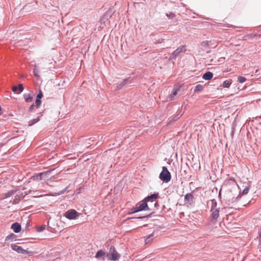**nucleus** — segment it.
Returning <instances> with one entry per match:
<instances>
[{
    "label": "nucleus",
    "instance_id": "obj_1",
    "mask_svg": "<svg viewBox=\"0 0 261 261\" xmlns=\"http://www.w3.org/2000/svg\"><path fill=\"white\" fill-rule=\"evenodd\" d=\"M159 197V193L153 194L150 196L146 197L143 201L138 202L135 207L131 209V213H136L142 211L152 210L151 205H149L148 202L151 200V202H154V206L156 207L158 206V203L156 199Z\"/></svg>",
    "mask_w": 261,
    "mask_h": 261
},
{
    "label": "nucleus",
    "instance_id": "obj_2",
    "mask_svg": "<svg viewBox=\"0 0 261 261\" xmlns=\"http://www.w3.org/2000/svg\"><path fill=\"white\" fill-rule=\"evenodd\" d=\"M220 208L217 207V204L215 200H211V217L214 220H217L219 216Z\"/></svg>",
    "mask_w": 261,
    "mask_h": 261
},
{
    "label": "nucleus",
    "instance_id": "obj_3",
    "mask_svg": "<svg viewBox=\"0 0 261 261\" xmlns=\"http://www.w3.org/2000/svg\"><path fill=\"white\" fill-rule=\"evenodd\" d=\"M171 178V174L167 167H163L162 168V171L160 174V178L164 182H168L170 180Z\"/></svg>",
    "mask_w": 261,
    "mask_h": 261
},
{
    "label": "nucleus",
    "instance_id": "obj_4",
    "mask_svg": "<svg viewBox=\"0 0 261 261\" xmlns=\"http://www.w3.org/2000/svg\"><path fill=\"white\" fill-rule=\"evenodd\" d=\"M108 259L111 260H117L120 257L119 254L116 251L114 246H111L110 248L109 253L107 254Z\"/></svg>",
    "mask_w": 261,
    "mask_h": 261
},
{
    "label": "nucleus",
    "instance_id": "obj_5",
    "mask_svg": "<svg viewBox=\"0 0 261 261\" xmlns=\"http://www.w3.org/2000/svg\"><path fill=\"white\" fill-rule=\"evenodd\" d=\"M64 216L69 220L75 219L79 216V214L75 210H70L65 212Z\"/></svg>",
    "mask_w": 261,
    "mask_h": 261
},
{
    "label": "nucleus",
    "instance_id": "obj_6",
    "mask_svg": "<svg viewBox=\"0 0 261 261\" xmlns=\"http://www.w3.org/2000/svg\"><path fill=\"white\" fill-rule=\"evenodd\" d=\"M11 248L13 250L19 253L28 254L30 255H31L33 254L32 251H28L25 249H23L21 246H18L16 244H12Z\"/></svg>",
    "mask_w": 261,
    "mask_h": 261
},
{
    "label": "nucleus",
    "instance_id": "obj_7",
    "mask_svg": "<svg viewBox=\"0 0 261 261\" xmlns=\"http://www.w3.org/2000/svg\"><path fill=\"white\" fill-rule=\"evenodd\" d=\"M186 51V48L185 46H181L178 47L173 53L172 57L173 58H175L178 55H179L181 53H184Z\"/></svg>",
    "mask_w": 261,
    "mask_h": 261
},
{
    "label": "nucleus",
    "instance_id": "obj_8",
    "mask_svg": "<svg viewBox=\"0 0 261 261\" xmlns=\"http://www.w3.org/2000/svg\"><path fill=\"white\" fill-rule=\"evenodd\" d=\"M193 195L191 193H188L185 196V203L191 204L193 202Z\"/></svg>",
    "mask_w": 261,
    "mask_h": 261
},
{
    "label": "nucleus",
    "instance_id": "obj_9",
    "mask_svg": "<svg viewBox=\"0 0 261 261\" xmlns=\"http://www.w3.org/2000/svg\"><path fill=\"white\" fill-rule=\"evenodd\" d=\"M34 96V94L33 92H31L28 94H24L23 95V97L25 100V101L27 102H30L32 101Z\"/></svg>",
    "mask_w": 261,
    "mask_h": 261
},
{
    "label": "nucleus",
    "instance_id": "obj_10",
    "mask_svg": "<svg viewBox=\"0 0 261 261\" xmlns=\"http://www.w3.org/2000/svg\"><path fill=\"white\" fill-rule=\"evenodd\" d=\"M11 228L14 230L15 232L18 233L21 230V226L18 223H14L12 225Z\"/></svg>",
    "mask_w": 261,
    "mask_h": 261
},
{
    "label": "nucleus",
    "instance_id": "obj_11",
    "mask_svg": "<svg viewBox=\"0 0 261 261\" xmlns=\"http://www.w3.org/2000/svg\"><path fill=\"white\" fill-rule=\"evenodd\" d=\"M213 76V73L207 71L203 75L202 78L205 80H210L212 79Z\"/></svg>",
    "mask_w": 261,
    "mask_h": 261
},
{
    "label": "nucleus",
    "instance_id": "obj_12",
    "mask_svg": "<svg viewBox=\"0 0 261 261\" xmlns=\"http://www.w3.org/2000/svg\"><path fill=\"white\" fill-rule=\"evenodd\" d=\"M232 83L231 80H226L224 81L222 86L224 88H228Z\"/></svg>",
    "mask_w": 261,
    "mask_h": 261
},
{
    "label": "nucleus",
    "instance_id": "obj_13",
    "mask_svg": "<svg viewBox=\"0 0 261 261\" xmlns=\"http://www.w3.org/2000/svg\"><path fill=\"white\" fill-rule=\"evenodd\" d=\"M178 89H175L173 92L169 96V98L170 100H173L174 99L175 96L177 95Z\"/></svg>",
    "mask_w": 261,
    "mask_h": 261
},
{
    "label": "nucleus",
    "instance_id": "obj_14",
    "mask_svg": "<svg viewBox=\"0 0 261 261\" xmlns=\"http://www.w3.org/2000/svg\"><path fill=\"white\" fill-rule=\"evenodd\" d=\"M39 120H40L39 117H38L37 118H35V119H32V120H30L29 122V126H32L34 124H35V123H37V122H38Z\"/></svg>",
    "mask_w": 261,
    "mask_h": 261
},
{
    "label": "nucleus",
    "instance_id": "obj_15",
    "mask_svg": "<svg viewBox=\"0 0 261 261\" xmlns=\"http://www.w3.org/2000/svg\"><path fill=\"white\" fill-rule=\"evenodd\" d=\"M203 89V86L202 85H197L195 89H194V92H199V91H201Z\"/></svg>",
    "mask_w": 261,
    "mask_h": 261
},
{
    "label": "nucleus",
    "instance_id": "obj_16",
    "mask_svg": "<svg viewBox=\"0 0 261 261\" xmlns=\"http://www.w3.org/2000/svg\"><path fill=\"white\" fill-rule=\"evenodd\" d=\"M105 253L102 251V250H99L97 251V252L96 254L95 257L99 258L100 257L103 256L105 255Z\"/></svg>",
    "mask_w": 261,
    "mask_h": 261
},
{
    "label": "nucleus",
    "instance_id": "obj_17",
    "mask_svg": "<svg viewBox=\"0 0 261 261\" xmlns=\"http://www.w3.org/2000/svg\"><path fill=\"white\" fill-rule=\"evenodd\" d=\"M238 81L241 83H243L246 82V79L245 77L239 76L238 77Z\"/></svg>",
    "mask_w": 261,
    "mask_h": 261
},
{
    "label": "nucleus",
    "instance_id": "obj_18",
    "mask_svg": "<svg viewBox=\"0 0 261 261\" xmlns=\"http://www.w3.org/2000/svg\"><path fill=\"white\" fill-rule=\"evenodd\" d=\"M153 237V235L152 234H151L148 237H147L146 238V239H145L146 243H149L150 242V241L152 240Z\"/></svg>",
    "mask_w": 261,
    "mask_h": 261
},
{
    "label": "nucleus",
    "instance_id": "obj_19",
    "mask_svg": "<svg viewBox=\"0 0 261 261\" xmlns=\"http://www.w3.org/2000/svg\"><path fill=\"white\" fill-rule=\"evenodd\" d=\"M36 107L37 108H38L40 105H41V99H36Z\"/></svg>",
    "mask_w": 261,
    "mask_h": 261
},
{
    "label": "nucleus",
    "instance_id": "obj_20",
    "mask_svg": "<svg viewBox=\"0 0 261 261\" xmlns=\"http://www.w3.org/2000/svg\"><path fill=\"white\" fill-rule=\"evenodd\" d=\"M43 95L42 92L41 90H39L38 94L37 96V98L41 99L42 98V97H43Z\"/></svg>",
    "mask_w": 261,
    "mask_h": 261
},
{
    "label": "nucleus",
    "instance_id": "obj_21",
    "mask_svg": "<svg viewBox=\"0 0 261 261\" xmlns=\"http://www.w3.org/2000/svg\"><path fill=\"white\" fill-rule=\"evenodd\" d=\"M36 67V66L35 65V68L34 69V75L37 77V78H39V75L38 73V71L37 70V69L35 68V67Z\"/></svg>",
    "mask_w": 261,
    "mask_h": 261
},
{
    "label": "nucleus",
    "instance_id": "obj_22",
    "mask_svg": "<svg viewBox=\"0 0 261 261\" xmlns=\"http://www.w3.org/2000/svg\"><path fill=\"white\" fill-rule=\"evenodd\" d=\"M249 190V187H246L243 191L242 192V194H246L248 193V191Z\"/></svg>",
    "mask_w": 261,
    "mask_h": 261
},
{
    "label": "nucleus",
    "instance_id": "obj_23",
    "mask_svg": "<svg viewBox=\"0 0 261 261\" xmlns=\"http://www.w3.org/2000/svg\"><path fill=\"white\" fill-rule=\"evenodd\" d=\"M45 228V225L41 226H40V227L37 228V231H39V232L42 231L43 230H44Z\"/></svg>",
    "mask_w": 261,
    "mask_h": 261
},
{
    "label": "nucleus",
    "instance_id": "obj_24",
    "mask_svg": "<svg viewBox=\"0 0 261 261\" xmlns=\"http://www.w3.org/2000/svg\"><path fill=\"white\" fill-rule=\"evenodd\" d=\"M17 88L20 92H21L23 90V87L22 84H19Z\"/></svg>",
    "mask_w": 261,
    "mask_h": 261
},
{
    "label": "nucleus",
    "instance_id": "obj_25",
    "mask_svg": "<svg viewBox=\"0 0 261 261\" xmlns=\"http://www.w3.org/2000/svg\"><path fill=\"white\" fill-rule=\"evenodd\" d=\"M151 200H150L149 202H148V204L149 205H151V207L153 209V207H154V202H151Z\"/></svg>",
    "mask_w": 261,
    "mask_h": 261
},
{
    "label": "nucleus",
    "instance_id": "obj_26",
    "mask_svg": "<svg viewBox=\"0 0 261 261\" xmlns=\"http://www.w3.org/2000/svg\"><path fill=\"white\" fill-rule=\"evenodd\" d=\"M34 107H35V105L34 104H32L29 108V111H30V112L33 111L34 109Z\"/></svg>",
    "mask_w": 261,
    "mask_h": 261
},
{
    "label": "nucleus",
    "instance_id": "obj_27",
    "mask_svg": "<svg viewBox=\"0 0 261 261\" xmlns=\"http://www.w3.org/2000/svg\"><path fill=\"white\" fill-rule=\"evenodd\" d=\"M151 214H152L151 213V214H150L149 215H147V216H143V217H139V218H140V219H142V218H144L150 217H151Z\"/></svg>",
    "mask_w": 261,
    "mask_h": 261
},
{
    "label": "nucleus",
    "instance_id": "obj_28",
    "mask_svg": "<svg viewBox=\"0 0 261 261\" xmlns=\"http://www.w3.org/2000/svg\"><path fill=\"white\" fill-rule=\"evenodd\" d=\"M18 90V88L16 86H13L12 87V91L14 92H16L17 90Z\"/></svg>",
    "mask_w": 261,
    "mask_h": 261
},
{
    "label": "nucleus",
    "instance_id": "obj_29",
    "mask_svg": "<svg viewBox=\"0 0 261 261\" xmlns=\"http://www.w3.org/2000/svg\"><path fill=\"white\" fill-rule=\"evenodd\" d=\"M227 180H232V181H233V182H234L236 184L237 183V182H236V180H235L234 178H231H231H230L228 179Z\"/></svg>",
    "mask_w": 261,
    "mask_h": 261
},
{
    "label": "nucleus",
    "instance_id": "obj_30",
    "mask_svg": "<svg viewBox=\"0 0 261 261\" xmlns=\"http://www.w3.org/2000/svg\"><path fill=\"white\" fill-rule=\"evenodd\" d=\"M10 238H11V236H7L6 239V240H9L10 239Z\"/></svg>",
    "mask_w": 261,
    "mask_h": 261
}]
</instances>
